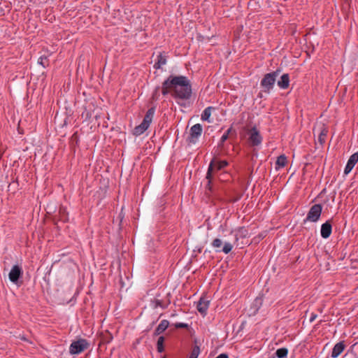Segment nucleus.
I'll return each mask as SVG.
<instances>
[{"instance_id": "nucleus-1", "label": "nucleus", "mask_w": 358, "mask_h": 358, "mask_svg": "<svg viewBox=\"0 0 358 358\" xmlns=\"http://www.w3.org/2000/svg\"><path fill=\"white\" fill-rule=\"evenodd\" d=\"M163 90L171 88L180 90H191V82L187 77L181 75H170L163 83Z\"/></svg>"}, {"instance_id": "nucleus-2", "label": "nucleus", "mask_w": 358, "mask_h": 358, "mask_svg": "<svg viewBox=\"0 0 358 358\" xmlns=\"http://www.w3.org/2000/svg\"><path fill=\"white\" fill-rule=\"evenodd\" d=\"M155 113V107H151L147 111L143 122L138 126H136L134 129V134L135 136H140L143 134L150 127L154 115Z\"/></svg>"}, {"instance_id": "nucleus-3", "label": "nucleus", "mask_w": 358, "mask_h": 358, "mask_svg": "<svg viewBox=\"0 0 358 358\" xmlns=\"http://www.w3.org/2000/svg\"><path fill=\"white\" fill-rule=\"evenodd\" d=\"M164 95L171 93V96L181 106L189 103L192 97V91H162Z\"/></svg>"}, {"instance_id": "nucleus-4", "label": "nucleus", "mask_w": 358, "mask_h": 358, "mask_svg": "<svg viewBox=\"0 0 358 358\" xmlns=\"http://www.w3.org/2000/svg\"><path fill=\"white\" fill-rule=\"evenodd\" d=\"M245 136L248 137V143L251 146H258L262 142V136L257 129L254 127L251 129L245 128Z\"/></svg>"}, {"instance_id": "nucleus-5", "label": "nucleus", "mask_w": 358, "mask_h": 358, "mask_svg": "<svg viewBox=\"0 0 358 358\" xmlns=\"http://www.w3.org/2000/svg\"><path fill=\"white\" fill-rule=\"evenodd\" d=\"M90 346L88 341L84 338H80L71 343L69 347V352L71 355H78L87 349Z\"/></svg>"}, {"instance_id": "nucleus-6", "label": "nucleus", "mask_w": 358, "mask_h": 358, "mask_svg": "<svg viewBox=\"0 0 358 358\" xmlns=\"http://www.w3.org/2000/svg\"><path fill=\"white\" fill-rule=\"evenodd\" d=\"M279 74V71L266 73L261 81V85L268 89L273 88Z\"/></svg>"}, {"instance_id": "nucleus-7", "label": "nucleus", "mask_w": 358, "mask_h": 358, "mask_svg": "<svg viewBox=\"0 0 358 358\" xmlns=\"http://www.w3.org/2000/svg\"><path fill=\"white\" fill-rule=\"evenodd\" d=\"M322 206L320 204H315L313 206H311L310 209L309 210L307 216L305 219V222H317L322 213Z\"/></svg>"}, {"instance_id": "nucleus-8", "label": "nucleus", "mask_w": 358, "mask_h": 358, "mask_svg": "<svg viewBox=\"0 0 358 358\" xmlns=\"http://www.w3.org/2000/svg\"><path fill=\"white\" fill-rule=\"evenodd\" d=\"M201 133V126L200 124H196L190 129V134L187 138L188 143L195 144L199 141Z\"/></svg>"}, {"instance_id": "nucleus-9", "label": "nucleus", "mask_w": 358, "mask_h": 358, "mask_svg": "<svg viewBox=\"0 0 358 358\" xmlns=\"http://www.w3.org/2000/svg\"><path fill=\"white\" fill-rule=\"evenodd\" d=\"M22 275V270L21 267L19 266L18 265H15L12 267L8 274V278L12 282L17 284L19 278L21 277Z\"/></svg>"}, {"instance_id": "nucleus-10", "label": "nucleus", "mask_w": 358, "mask_h": 358, "mask_svg": "<svg viewBox=\"0 0 358 358\" xmlns=\"http://www.w3.org/2000/svg\"><path fill=\"white\" fill-rule=\"evenodd\" d=\"M227 165V162L226 161H213L210 162L208 170L206 174V179L210 180V174L215 169H222L224 168Z\"/></svg>"}, {"instance_id": "nucleus-11", "label": "nucleus", "mask_w": 358, "mask_h": 358, "mask_svg": "<svg viewBox=\"0 0 358 358\" xmlns=\"http://www.w3.org/2000/svg\"><path fill=\"white\" fill-rule=\"evenodd\" d=\"M357 162H358V152H355L350 157V158L347 162V164L345 167V169H344V174L345 175L349 174L351 172V171L352 170V169L354 168V166H355V164L357 163Z\"/></svg>"}, {"instance_id": "nucleus-12", "label": "nucleus", "mask_w": 358, "mask_h": 358, "mask_svg": "<svg viewBox=\"0 0 358 358\" xmlns=\"http://www.w3.org/2000/svg\"><path fill=\"white\" fill-rule=\"evenodd\" d=\"M167 62V56L164 52H159L157 55V60L154 64V68L156 69H161L163 66L166 65Z\"/></svg>"}, {"instance_id": "nucleus-13", "label": "nucleus", "mask_w": 358, "mask_h": 358, "mask_svg": "<svg viewBox=\"0 0 358 358\" xmlns=\"http://www.w3.org/2000/svg\"><path fill=\"white\" fill-rule=\"evenodd\" d=\"M332 231V227L329 221L322 224L321 226L320 234L323 238H327L330 236Z\"/></svg>"}, {"instance_id": "nucleus-14", "label": "nucleus", "mask_w": 358, "mask_h": 358, "mask_svg": "<svg viewBox=\"0 0 358 358\" xmlns=\"http://www.w3.org/2000/svg\"><path fill=\"white\" fill-rule=\"evenodd\" d=\"M345 345L343 341L337 343L332 349L331 357L337 358L345 350Z\"/></svg>"}, {"instance_id": "nucleus-15", "label": "nucleus", "mask_w": 358, "mask_h": 358, "mask_svg": "<svg viewBox=\"0 0 358 358\" xmlns=\"http://www.w3.org/2000/svg\"><path fill=\"white\" fill-rule=\"evenodd\" d=\"M278 86L282 89H286L289 87V76L287 73L282 74L278 80Z\"/></svg>"}, {"instance_id": "nucleus-16", "label": "nucleus", "mask_w": 358, "mask_h": 358, "mask_svg": "<svg viewBox=\"0 0 358 358\" xmlns=\"http://www.w3.org/2000/svg\"><path fill=\"white\" fill-rule=\"evenodd\" d=\"M287 157L284 155H280L277 158V160L275 162V169L276 170H279V169L285 167V165L287 164Z\"/></svg>"}, {"instance_id": "nucleus-17", "label": "nucleus", "mask_w": 358, "mask_h": 358, "mask_svg": "<svg viewBox=\"0 0 358 358\" xmlns=\"http://www.w3.org/2000/svg\"><path fill=\"white\" fill-rule=\"evenodd\" d=\"M215 110L213 107H208L203 112V121H208V122H213V120L210 119V115L213 111Z\"/></svg>"}, {"instance_id": "nucleus-18", "label": "nucleus", "mask_w": 358, "mask_h": 358, "mask_svg": "<svg viewBox=\"0 0 358 358\" xmlns=\"http://www.w3.org/2000/svg\"><path fill=\"white\" fill-rule=\"evenodd\" d=\"M169 322L166 320H163L161 321L158 327H157L156 332L157 334H160L164 332L169 327Z\"/></svg>"}, {"instance_id": "nucleus-19", "label": "nucleus", "mask_w": 358, "mask_h": 358, "mask_svg": "<svg viewBox=\"0 0 358 358\" xmlns=\"http://www.w3.org/2000/svg\"><path fill=\"white\" fill-rule=\"evenodd\" d=\"M275 354L278 358H286L288 354V350L285 348H279L276 350Z\"/></svg>"}, {"instance_id": "nucleus-20", "label": "nucleus", "mask_w": 358, "mask_h": 358, "mask_svg": "<svg viewBox=\"0 0 358 358\" xmlns=\"http://www.w3.org/2000/svg\"><path fill=\"white\" fill-rule=\"evenodd\" d=\"M328 130L325 127H322L318 137L319 142L322 144L325 141V138L327 134Z\"/></svg>"}, {"instance_id": "nucleus-21", "label": "nucleus", "mask_w": 358, "mask_h": 358, "mask_svg": "<svg viewBox=\"0 0 358 358\" xmlns=\"http://www.w3.org/2000/svg\"><path fill=\"white\" fill-rule=\"evenodd\" d=\"M164 338L163 336H160L158 338L157 343V351L159 352H162L164 350Z\"/></svg>"}, {"instance_id": "nucleus-22", "label": "nucleus", "mask_w": 358, "mask_h": 358, "mask_svg": "<svg viewBox=\"0 0 358 358\" xmlns=\"http://www.w3.org/2000/svg\"><path fill=\"white\" fill-rule=\"evenodd\" d=\"M199 353H200V348H199V346H195L193 348V350H192V352H191V354H190V355H189V357L188 358H197L199 355Z\"/></svg>"}, {"instance_id": "nucleus-23", "label": "nucleus", "mask_w": 358, "mask_h": 358, "mask_svg": "<svg viewBox=\"0 0 358 358\" xmlns=\"http://www.w3.org/2000/svg\"><path fill=\"white\" fill-rule=\"evenodd\" d=\"M232 248L233 246L230 243H225L222 249V251L225 254H228L231 251Z\"/></svg>"}, {"instance_id": "nucleus-24", "label": "nucleus", "mask_w": 358, "mask_h": 358, "mask_svg": "<svg viewBox=\"0 0 358 358\" xmlns=\"http://www.w3.org/2000/svg\"><path fill=\"white\" fill-rule=\"evenodd\" d=\"M232 131V127H230L229 128L227 131L221 137V139H220V142L221 143H223L225 141L227 140L228 137H229V134Z\"/></svg>"}, {"instance_id": "nucleus-25", "label": "nucleus", "mask_w": 358, "mask_h": 358, "mask_svg": "<svg viewBox=\"0 0 358 358\" xmlns=\"http://www.w3.org/2000/svg\"><path fill=\"white\" fill-rule=\"evenodd\" d=\"M245 236L247 235V230L245 228H240L236 234V239L238 240V236Z\"/></svg>"}, {"instance_id": "nucleus-26", "label": "nucleus", "mask_w": 358, "mask_h": 358, "mask_svg": "<svg viewBox=\"0 0 358 358\" xmlns=\"http://www.w3.org/2000/svg\"><path fill=\"white\" fill-rule=\"evenodd\" d=\"M222 242L220 239L219 238H215L213 243H212V245L213 248H219L222 246Z\"/></svg>"}, {"instance_id": "nucleus-27", "label": "nucleus", "mask_w": 358, "mask_h": 358, "mask_svg": "<svg viewBox=\"0 0 358 358\" xmlns=\"http://www.w3.org/2000/svg\"><path fill=\"white\" fill-rule=\"evenodd\" d=\"M48 59L46 57H41L38 60V63L41 65H42L43 67H45L46 66H48Z\"/></svg>"}, {"instance_id": "nucleus-28", "label": "nucleus", "mask_w": 358, "mask_h": 358, "mask_svg": "<svg viewBox=\"0 0 358 358\" xmlns=\"http://www.w3.org/2000/svg\"><path fill=\"white\" fill-rule=\"evenodd\" d=\"M176 328H187L188 324L183 322H177L174 324Z\"/></svg>"}, {"instance_id": "nucleus-29", "label": "nucleus", "mask_w": 358, "mask_h": 358, "mask_svg": "<svg viewBox=\"0 0 358 358\" xmlns=\"http://www.w3.org/2000/svg\"><path fill=\"white\" fill-rule=\"evenodd\" d=\"M196 309L199 313H201V297L196 302Z\"/></svg>"}, {"instance_id": "nucleus-30", "label": "nucleus", "mask_w": 358, "mask_h": 358, "mask_svg": "<svg viewBox=\"0 0 358 358\" xmlns=\"http://www.w3.org/2000/svg\"><path fill=\"white\" fill-rule=\"evenodd\" d=\"M209 301H208L206 303L203 300V316L204 315V307L207 308L208 306Z\"/></svg>"}, {"instance_id": "nucleus-31", "label": "nucleus", "mask_w": 358, "mask_h": 358, "mask_svg": "<svg viewBox=\"0 0 358 358\" xmlns=\"http://www.w3.org/2000/svg\"><path fill=\"white\" fill-rule=\"evenodd\" d=\"M215 358H229V357H228V355L227 354L222 353V354L219 355Z\"/></svg>"}, {"instance_id": "nucleus-32", "label": "nucleus", "mask_w": 358, "mask_h": 358, "mask_svg": "<svg viewBox=\"0 0 358 358\" xmlns=\"http://www.w3.org/2000/svg\"><path fill=\"white\" fill-rule=\"evenodd\" d=\"M316 317H317V315L315 314H312V315L310 318V322H313L315 320Z\"/></svg>"}, {"instance_id": "nucleus-33", "label": "nucleus", "mask_w": 358, "mask_h": 358, "mask_svg": "<svg viewBox=\"0 0 358 358\" xmlns=\"http://www.w3.org/2000/svg\"><path fill=\"white\" fill-rule=\"evenodd\" d=\"M161 306V302L159 300H157L156 301V306Z\"/></svg>"}, {"instance_id": "nucleus-34", "label": "nucleus", "mask_w": 358, "mask_h": 358, "mask_svg": "<svg viewBox=\"0 0 358 358\" xmlns=\"http://www.w3.org/2000/svg\"><path fill=\"white\" fill-rule=\"evenodd\" d=\"M255 302L256 303H260L261 302V299H255Z\"/></svg>"}, {"instance_id": "nucleus-35", "label": "nucleus", "mask_w": 358, "mask_h": 358, "mask_svg": "<svg viewBox=\"0 0 358 358\" xmlns=\"http://www.w3.org/2000/svg\"><path fill=\"white\" fill-rule=\"evenodd\" d=\"M162 358H166V357H162Z\"/></svg>"}]
</instances>
